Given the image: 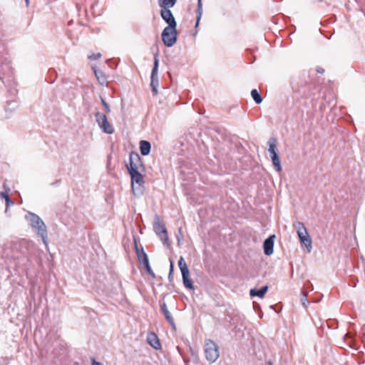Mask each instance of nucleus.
<instances>
[{"instance_id": "22", "label": "nucleus", "mask_w": 365, "mask_h": 365, "mask_svg": "<svg viewBox=\"0 0 365 365\" xmlns=\"http://www.w3.org/2000/svg\"><path fill=\"white\" fill-rule=\"evenodd\" d=\"M94 72H95L96 76L97 77V78L100 81V83H103L105 81V78H104L103 75L100 71H98L96 70H94Z\"/></svg>"}, {"instance_id": "27", "label": "nucleus", "mask_w": 365, "mask_h": 365, "mask_svg": "<svg viewBox=\"0 0 365 365\" xmlns=\"http://www.w3.org/2000/svg\"><path fill=\"white\" fill-rule=\"evenodd\" d=\"M103 105L105 106V107H106V110H107L108 111H110V110H109V107H108V106L107 105V103H106L104 101H103Z\"/></svg>"}, {"instance_id": "12", "label": "nucleus", "mask_w": 365, "mask_h": 365, "mask_svg": "<svg viewBox=\"0 0 365 365\" xmlns=\"http://www.w3.org/2000/svg\"><path fill=\"white\" fill-rule=\"evenodd\" d=\"M268 290V286H264L259 289H251L250 294L251 297H257L260 299L264 298Z\"/></svg>"}, {"instance_id": "25", "label": "nucleus", "mask_w": 365, "mask_h": 365, "mask_svg": "<svg viewBox=\"0 0 365 365\" xmlns=\"http://www.w3.org/2000/svg\"><path fill=\"white\" fill-rule=\"evenodd\" d=\"M170 275L172 274L173 272V268H174V264H173V262L172 259L170 260Z\"/></svg>"}, {"instance_id": "23", "label": "nucleus", "mask_w": 365, "mask_h": 365, "mask_svg": "<svg viewBox=\"0 0 365 365\" xmlns=\"http://www.w3.org/2000/svg\"><path fill=\"white\" fill-rule=\"evenodd\" d=\"M1 195L6 200L8 206L13 204L12 202H11L8 194L1 192Z\"/></svg>"}, {"instance_id": "6", "label": "nucleus", "mask_w": 365, "mask_h": 365, "mask_svg": "<svg viewBox=\"0 0 365 365\" xmlns=\"http://www.w3.org/2000/svg\"><path fill=\"white\" fill-rule=\"evenodd\" d=\"M269 145V152L270 153V157L272 162L277 172H281L282 170L280 159L276 152V148H277V143L276 140L274 138H272L269 140L268 142Z\"/></svg>"}, {"instance_id": "26", "label": "nucleus", "mask_w": 365, "mask_h": 365, "mask_svg": "<svg viewBox=\"0 0 365 365\" xmlns=\"http://www.w3.org/2000/svg\"><path fill=\"white\" fill-rule=\"evenodd\" d=\"M302 301L303 304H305L306 302H308L307 299V294L304 292H303V298L302 299Z\"/></svg>"}, {"instance_id": "3", "label": "nucleus", "mask_w": 365, "mask_h": 365, "mask_svg": "<svg viewBox=\"0 0 365 365\" xmlns=\"http://www.w3.org/2000/svg\"><path fill=\"white\" fill-rule=\"evenodd\" d=\"M294 227L297 229V235L299 238L300 242L307 247L308 252H310L312 250V240L304 224L302 222H297Z\"/></svg>"}, {"instance_id": "4", "label": "nucleus", "mask_w": 365, "mask_h": 365, "mask_svg": "<svg viewBox=\"0 0 365 365\" xmlns=\"http://www.w3.org/2000/svg\"><path fill=\"white\" fill-rule=\"evenodd\" d=\"M31 225L36 229L37 234L41 237L43 242L47 245V232L43 222L36 215H31Z\"/></svg>"}, {"instance_id": "24", "label": "nucleus", "mask_w": 365, "mask_h": 365, "mask_svg": "<svg viewBox=\"0 0 365 365\" xmlns=\"http://www.w3.org/2000/svg\"><path fill=\"white\" fill-rule=\"evenodd\" d=\"M101 57V54L100 53H93L88 56V58L91 60H97Z\"/></svg>"}, {"instance_id": "7", "label": "nucleus", "mask_w": 365, "mask_h": 365, "mask_svg": "<svg viewBox=\"0 0 365 365\" xmlns=\"http://www.w3.org/2000/svg\"><path fill=\"white\" fill-rule=\"evenodd\" d=\"M96 118L98 125L103 130L104 133L112 134L114 132L113 128L108 121L107 117L104 113H97L96 114Z\"/></svg>"}, {"instance_id": "10", "label": "nucleus", "mask_w": 365, "mask_h": 365, "mask_svg": "<svg viewBox=\"0 0 365 365\" xmlns=\"http://www.w3.org/2000/svg\"><path fill=\"white\" fill-rule=\"evenodd\" d=\"M275 235H272L266 239L263 243V249L264 255L270 256L274 252Z\"/></svg>"}, {"instance_id": "19", "label": "nucleus", "mask_w": 365, "mask_h": 365, "mask_svg": "<svg viewBox=\"0 0 365 365\" xmlns=\"http://www.w3.org/2000/svg\"><path fill=\"white\" fill-rule=\"evenodd\" d=\"M158 65H159V59L158 58V56H156L155 57V61H154V67L152 71V79H153L154 76L157 73ZM153 80H152V82H151V86H153Z\"/></svg>"}, {"instance_id": "13", "label": "nucleus", "mask_w": 365, "mask_h": 365, "mask_svg": "<svg viewBox=\"0 0 365 365\" xmlns=\"http://www.w3.org/2000/svg\"><path fill=\"white\" fill-rule=\"evenodd\" d=\"M151 145L147 140H141L140 142V150L141 155L146 156L150 152Z\"/></svg>"}, {"instance_id": "20", "label": "nucleus", "mask_w": 365, "mask_h": 365, "mask_svg": "<svg viewBox=\"0 0 365 365\" xmlns=\"http://www.w3.org/2000/svg\"><path fill=\"white\" fill-rule=\"evenodd\" d=\"M163 312L166 317V319L169 322V323L173 327H175V323H174V321H173V319L172 318L170 312H168L166 306L165 305L163 307Z\"/></svg>"}, {"instance_id": "16", "label": "nucleus", "mask_w": 365, "mask_h": 365, "mask_svg": "<svg viewBox=\"0 0 365 365\" xmlns=\"http://www.w3.org/2000/svg\"><path fill=\"white\" fill-rule=\"evenodd\" d=\"M178 266H179V268H180L182 274L190 272L187 265L183 257H180V259L178 261Z\"/></svg>"}, {"instance_id": "21", "label": "nucleus", "mask_w": 365, "mask_h": 365, "mask_svg": "<svg viewBox=\"0 0 365 365\" xmlns=\"http://www.w3.org/2000/svg\"><path fill=\"white\" fill-rule=\"evenodd\" d=\"M202 0H197V21H199V20L202 16ZM197 24H198V22H197Z\"/></svg>"}, {"instance_id": "17", "label": "nucleus", "mask_w": 365, "mask_h": 365, "mask_svg": "<svg viewBox=\"0 0 365 365\" xmlns=\"http://www.w3.org/2000/svg\"><path fill=\"white\" fill-rule=\"evenodd\" d=\"M144 265H145V267L147 272H148V274L153 278H154L155 277V274H154L153 271L152 270V269H151V267L150 266L148 256L145 254L144 255Z\"/></svg>"}, {"instance_id": "14", "label": "nucleus", "mask_w": 365, "mask_h": 365, "mask_svg": "<svg viewBox=\"0 0 365 365\" xmlns=\"http://www.w3.org/2000/svg\"><path fill=\"white\" fill-rule=\"evenodd\" d=\"M177 0H160L159 5L161 8L170 9L173 7Z\"/></svg>"}, {"instance_id": "15", "label": "nucleus", "mask_w": 365, "mask_h": 365, "mask_svg": "<svg viewBox=\"0 0 365 365\" xmlns=\"http://www.w3.org/2000/svg\"><path fill=\"white\" fill-rule=\"evenodd\" d=\"M190 272L182 274L184 285L189 289H193V285L191 280L189 279Z\"/></svg>"}, {"instance_id": "18", "label": "nucleus", "mask_w": 365, "mask_h": 365, "mask_svg": "<svg viewBox=\"0 0 365 365\" xmlns=\"http://www.w3.org/2000/svg\"><path fill=\"white\" fill-rule=\"evenodd\" d=\"M251 96L256 103L259 104L262 103V98H261L259 93L256 89L252 91Z\"/></svg>"}, {"instance_id": "9", "label": "nucleus", "mask_w": 365, "mask_h": 365, "mask_svg": "<svg viewBox=\"0 0 365 365\" xmlns=\"http://www.w3.org/2000/svg\"><path fill=\"white\" fill-rule=\"evenodd\" d=\"M160 16L168 26H177L175 19L170 9L161 8Z\"/></svg>"}, {"instance_id": "2", "label": "nucleus", "mask_w": 365, "mask_h": 365, "mask_svg": "<svg viewBox=\"0 0 365 365\" xmlns=\"http://www.w3.org/2000/svg\"><path fill=\"white\" fill-rule=\"evenodd\" d=\"M177 26H166L161 34L162 41L168 47L173 46L177 41Z\"/></svg>"}, {"instance_id": "1", "label": "nucleus", "mask_w": 365, "mask_h": 365, "mask_svg": "<svg viewBox=\"0 0 365 365\" xmlns=\"http://www.w3.org/2000/svg\"><path fill=\"white\" fill-rule=\"evenodd\" d=\"M127 168L131 177L133 194L136 196L142 195L144 190V180L140 172L143 171L144 166L137 153H130V162Z\"/></svg>"}, {"instance_id": "29", "label": "nucleus", "mask_w": 365, "mask_h": 365, "mask_svg": "<svg viewBox=\"0 0 365 365\" xmlns=\"http://www.w3.org/2000/svg\"><path fill=\"white\" fill-rule=\"evenodd\" d=\"M25 1H26V6H29V0H25Z\"/></svg>"}, {"instance_id": "5", "label": "nucleus", "mask_w": 365, "mask_h": 365, "mask_svg": "<svg viewBox=\"0 0 365 365\" xmlns=\"http://www.w3.org/2000/svg\"><path fill=\"white\" fill-rule=\"evenodd\" d=\"M205 357L210 363L215 362L219 357L218 346L211 340H207L205 344Z\"/></svg>"}, {"instance_id": "11", "label": "nucleus", "mask_w": 365, "mask_h": 365, "mask_svg": "<svg viewBox=\"0 0 365 365\" xmlns=\"http://www.w3.org/2000/svg\"><path fill=\"white\" fill-rule=\"evenodd\" d=\"M148 343L154 349H160L161 348V344L158 336L154 332L148 333L147 336Z\"/></svg>"}, {"instance_id": "8", "label": "nucleus", "mask_w": 365, "mask_h": 365, "mask_svg": "<svg viewBox=\"0 0 365 365\" xmlns=\"http://www.w3.org/2000/svg\"><path fill=\"white\" fill-rule=\"evenodd\" d=\"M154 230L156 235L160 238L161 241L166 245H168V235L167 230L163 224L159 220L155 222Z\"/></svg>"}, {"instance_id": "28", "label": "nucleus", "mask_w": 365, "mask_h": 365, "mask_svg": "<svg viewBox=\"0 0 365 365\" xmlns=\"http://www.w3.org/2000/svg\"><path fill=\"white\" fill-rule=\"evenodd\" d=\"M178 245H182V240H181L180 237H178Z\"/></svg>"}]
</instances>
